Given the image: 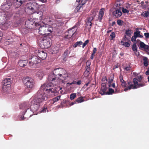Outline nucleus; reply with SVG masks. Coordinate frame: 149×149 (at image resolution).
Segmentation results:
<instances>
[{
  "label": "nucleus",
  "instance_id": "nucleus-21",
  "mask_svg": "<svg viewBox=\"0 0 149 149\" xmlns=\"http://www.w3.org/2000/svg\"><path fill=\"white\" fill-rule=\"evenodd\" d=\"M28 6H32L36 11V10H38L39 8L40 5L35 2H33L32 3H28Z\"/></svg>",
  "mask_w": 149,
  "mask_h": 149
},
{
  "label": "nucleus",
  "instance_id": "nucleus-2",
  "mask_svg": "<svg viewBox=\"0 0 149 149\" xmlns=\"http://www.w3.org/2000/svg\"><path fill=\"white\" fill-rule=\"evenodd\" d=\"M43 89L42 86H41L37 92V97L33 100V102L36 101L38 103H40L47 100L48 96Z\"/></svg>",
  "mask_w": 149,
  "mask_h": 149
},
{
  "label": "nucleus",
  "instance_id": "nucleus-41",
  "mask_svg": "<svg viewBox=\"0 0 149 149\" xmlns=\"http://www.w3.org/2000/svg\"><path fill=\"white\" fill-rule=\"evenodd\" d=\"M21 32L22 34H26L28 33L27 30L25 28H22L21 30Z\"/></svg>",
  "mask_w": 149,
  "mask_h": 149
},
{
  "label": "nucleus",
  "instance_id": "nucleus-40",
  "mask_svg": "<svg viewBox=\"0 0 149 149\" xmlns=\"http://www.w3.org/2000/svg\"><path fill=\"white\" fill-rule=\"evenodd\" d=\"M149 15V12L148 11H146L144 12V13H142L141 14L144 17H148Z\"/></svg>",
  "mask_w": 149,
  "mask_h": 149
},
{
  "label": "nucleus",
  "instance_id": "nucleus-7",
  "mask_svg": "<svg viewBox=\"0 0 149 149\" xmlns=\"http://www.w3.org/2000/svg\"><path fill=\"white\" fill-rule=\"evenodd\" d=\"M127 84L129 85L128 87L124 89V91H126L128 90H130L131 89H136L140 87L144 86L145 85V83L143 82L141 83H138V82L137 84H133L132 82L129 81L127 83Z\"/></svg>",
  "mask_w": 149,
  "mask_h": 149
},
{
  "label": "nucleus",
  "instance_id": "nucleus-15",
  "mask_svg": "<svg viewBox=\"0 0 149 149\" xmlns=\"http://www.w3.org/2000/svg\"><path fill=\"white\" fill-rule=\"evenodd\" d=\"M46 24H45L43 25L40 26L39 29V33L41 35H44L48 34L49 33H47V29L46 28Z\"/></svg>",
  "mask_w": 149,
  "mask_h": 149
},
{
  "label": "nucleus",
  "instance_id": "nucleus-59",
  "mask_svg": "<svg viewBox=\"0 0 149 149\" xmlns=\"http://www.w3.org/2000/svg\"><path fill=\"white\" fill-rule=\"evenodd\" d=\"M120 81L121 83L125 81L123 79V77H120Z\"/></svg>",
  "mask_w": 149,
  "mask_h": 149
},
{
  "label": "nucleus",
  "instance_id": "nucleus-57",
  "mask_svg": "<svg viewBox=\"0 0 149 149\" xmlns=\"http://www.w3.org/2000/svg\"><path fill=\"white\" fill-rule=\"evenodd\" d=\"M118 67H119L118 64H116V65H114L113 66V70H114L116 68H118Z\"/></svg>",
  "mask_w": 149,
  "mask_h": 149
},
{
  "label": "nucleus",
  "instance_id": "nucleus-29",
  "mask_svg": "<svg viewBox=\"0 0 149 149\" xmlns=\"http://www.w3.org/2000/svg\"><path fill=\"white\" fill-rule=\"evenodd\" d=\"M86 70L84 72V74L86 76H89L90 73L89 72L91 70L90 67H85Z\"/></svg>",
  "mask_w": 149,
  "mask_h": 149
},
{
  "label": "nucleus",
  "instance_id": "nucleus-19",
  "mask_svg": "<svg viewBox=\"0 0 149 149\" xmlns=\"http://www.w3.org/2000/svg\"><path fill=\"white\" fill-rule=\"evenodd\" d=\"M94 19V17L93 16L88 17L87 18L86 20V24L87 26L89 25L90 26V29L91 28L92 25V21Z\"/></svg>",
  "mask_w": 149,
  "mask_h": 149
},
{
  "label": "nucleus",
  "instance_id": "nucleus-45",
  "mask_svg": "<svg viewBox=\"0 0 149 149\" xmlns=\"http://www.w3.org/2000/svg\"><path fill=\"white\" fill-rule=\"evenodd\" d=\"M140 32H141L139 31H136V32H134V35L137 37H138Z\"/></svg>",
  "mask_w": 149,
  "mask_h": 149
},
{
  "label": "nucleus",
  "instance_id": "nucleus-61",
  "mask_svg": "<svg viewBox=\"0 0 149 149\" xmlns=\"http://www.w3.org/2000/svg\"><path fill=\"white\" fill-rule=\"evenodd\" d=\"M76 101H74V102H72L70 104V106H72V105H74V104H76Z\"/></svg>",
  "mask_w": 149,
  "mask_h": 149
},
{
  "label": "nucleus",
  "instance_id": "nucleus-39",
  "mask_svg": "<svg viewBox=\"0 0 149 149\" xmlns=\"http://www.w3.org/2000/svg\"><path fill=\"white\" fill-rule=\"evenodd\" d=\"M114 92V90L112 88H109V91L107 92L106 94L111 95Z\"/></svg>",
  "mask_w": 149,
  "mask_h": 149
},
{
  "label": "nucleus",
  "instance_id": "nucleus-24",
  "mask_svg": "<svg viewBox=\"0 0 149 149\" xmlns=\"http://www.w3.org/2000/svg\"><path fill=\"white\" fill-rule=\"evenodd\" d=\"M142 79V77L141 76H138L136 78L133 79V84H137L138 82H141Z\"/></svg>",
  "mask_w": 149,
  "mask_h": 149
},
{
  "label": "nucleus",
  "instance_id": "nucleus-60",
  "mask_svg": "<svg viewBox=\"0 0 149 149\" xmlns=\"http://www.w3.org/2000/svg\"><path fill=\"white\" fill-rule=\"evenodd\" d=\"M3 32L1 31H0V38H1V37H2L3 36Z\"/></svg>",
  "mask_w": 149,
  "mask_h": 149
},
{
  "label": "nucleus",
  "instance_id": "nucleus-44",
  "mask_svg": "<svg viewBox=\"0 0 149 149\" xmlns=\"http://www.w3.org/2000/svg\"><path fill=\"white\" fill-rule=\"evenodd\" d=\"M121 85L122 87L123 88L125 87L124 89L128 87V86L127 87V84L125 81L121 83Z\"/></svg>",
  "mask_w": 149,
  "mask_h": 149
},
{
  "label": "nucleus",
  "instance_id": "nucleus-34",
  "mask_svg": "<svg viewBox=\"0 0 149 149\" xmlns=\"http://www.w3.org/2000/svg\"><path fill=\"white\" fill-rule=\"evenodd\" d=\"M46 28H47V33L48 32L49 33H51L53 31V28H52L49 25L46 24Z\"/></svg>",
  "mask_w": 149,
  "mask_h": 149
},
{
  "label": "nucleus",
  "instance_id": "nucleus-48",
  "mask_svg": "<svg viewBox=\"0 0 149 149\" xmlns=\"http://www.w3.org/2000/svg\"><path fill=\"white\" fill-rule=\"evenodd\" d=\"M89 42L88 40H87L85 41L83 43V45L82 46V48H84V47L87 45Z\"/></svg>",
  "mask_w": 149,
  "mask_h": 149
},
{
  "label": "nucleus",
  "instance_id": "nucleus-9",
  "mask_svg": "<svg viewBox=\"0 0 149 149\" xmlns=\"http://www.w3.org/2000/svg\"><path fill=\"white\" fill-rule=\"evenodd\" d=\"M77 24H76L73 27L70 29L68 32V34H66L64 36L65 38L68 39L71 38L72 36L77 31Z\"/></svg>",
  "mask_w": 149,
  "mask_h": 149
},
{
  "label": "nucleus",
  "instance_id": "nucleus-27",
  "mask_svg": "<svg viewBox=\"0 0 149 149\" xmlns=\"http://www.w3.org/2000/svg\"><path fill=\"white\" fill-rule=\"evenodd\" d=\"M23 3L19 2L18 0H14V5L16 8H18Z\"/></svg>",
  "mask_w": 149,
  "mask_h": 149
},
{
  "label": "nucleus",
  "instance_id": "nucleus-53",
  "mask_svg": "<svg viewBox=\"0 0 149 149\" xmlns=\"http://www.w3.org/2000/svg\"><path fill=\"white\" fill-rule=\"evenodd\" d=\"M117 24L119 25H122V21L120 19L118 20L117 21Z\"/></svg>",
  "mask_w": 149,
  "mask_h": 149
},
{
  "label": "nucleus",
  "instance_id": "nucleus-54",
  "mask_svg": "<svg viewBox=\"0 0 149 149\" xmlns=\"http://www.w3.org/2000/svg\"><path fill=\"white\" fill-rule=\"evenodd\" d=\"M34 25H35V27H37L39 26H41V24H40V23L39 22V23H37V22H36L35 23H34Z\"/></svg>",
  "mask_w": 149,
  "mask_h": 149
},
{
  "label": "nucleus",
  "instance_id": "nucleus-14",
  "mask_svg": "<svg viewBox=\"0 0 149 149\" xmlns=\"http://www.w3.org/2000/svg\"><path fill=\"white\" fill-rule=\"evenodd\" d=\"M34 22L32 20L28 19L25 22L26 27L28 29H34Z\"/></svg>",
  "mask_w": 149,
  "mask_h": 149
},
{
  "label": "nucleus",
  "instance_id": "nucleus-23",
  "mask_svg": "<svg viewBox=\"0 0 149 149\" xmlns=\"http://www.w3.org/2000/svg\"><path fill=\"white\" fill-rule=\"evenodd\" d=\"M113 14L116 17H120L122 15V13L119 9L113 12Z\"/></svg>",
  "mask_w": 149,
  "mask_h": 149
},
{
  "label": "nucleus",
  "instance_id": "nucleus-50",
  "mask_svg": "<svg viewBox=\"0 0 149 149\" xmlns=\"http://www.w3.org/2000/svg\"><path fill=\"white\" fill-rule=\"evenodd\" d=\"M91 64V62L90 61L88 60L86 62V66L90 67Z\"/></svg>",
  "mask_w": 149,
  "mask_h": 149
},
{
  "label": "nucleus",
  "instance_id": "nucleus-22",
  "mask_svg": "<svg viewBox=\"0 0 149 149\" xmlns=\"http://www.w3.org/2000/svg\"><path fill=\"white\" fill-rule=\"evenodd\" d=\"M104 9L102 8L99 11V13L98 15V19L100 22H101L102 19V17L104 15Z\"/></svg>",
  "mask_w": 149,
  "mask_h": 149
},
{
  "label": "nucleus",
  "instance_id": "nucleus-51",
  "mask_svg": "<svg viewBox=\"0 0 149 149\" xmlns=\"http://www.w3.org/2000/svg\"><path fill=\"white\" fill-rule=\"evenodd\" d=\"M137 37L136 36H135L134 35L131 38V41L132 42H134L136 40V39Z\"/></svg>",
  "mask_w": 149,
  "mask_h": 149
},
{
  "label": "nucleus",
  "instance_id": "nucleus-36",
  "mask_svg": "<svg viewBox=\"0 0 149 149\" xmlns=\"http://www.w3.org/2000/svg\"><path fill=\"white\" fill-rule=\"evenodd\" d=\"M76 102H77L78 103H81L84 101V100L83 99V97H80L78 98L76 100Z\"/></svg>",
  "mask_w": 149,
  "mask_h": 149
},
{
  "label": "nucleus",
  "instance_id": "nucleus-28",
  "mask_svg": "<svg viewBox=\"0 0 149 149\" xmlns=\"http://www.w3.org/2000/svg\"><path fill=\"white\" fill-rule=\"evenodd\" d=\"M140 45L141 48L144 49H148L149 48L148 45H146L144 42L141 41H140Z\"/></svg>",
  "mask_w": 149,
  "mask_h": 149
},
{
  "label": "nucleus",
  "instance_id": "nucleus-11",
  "mask_svg": "<svg viewBox=\"0 0 149 149\" xmlns=\"http://www.w3.org/2000/svg\"><path fill=\"white\" fill-rule=\"evenodd\" d=\"M11 81L10 78H7L4 79L2 82L3 85L2 88L3 90H6L7 88L10 87L11 86Z\"/></svg>",
  "mask_w": 149,
  "mask_h": 149
},
{
  "label": "nucleus",
  "instance_id": "nucleus-46",
  "mask_svg": "<svg viewBox=\"0 0 149 149\" xmlns=\"http://www.w3.org/2000/svg\"><path fill=\"white\" fill-rule=\"evenodd\" d=\"M131 30H130L129 29L126 30L125 32L126 34L127 35V36L130 37L131 33Z\"/></svg>",
  "mask_w": 149,
  "mask_h": 149
},
{
  "label": "nucleus",
  "instance_id": "nucleus-30",
  "mask_svg": "<svg viewBox=\"0 0 149 149\" xmlns=\"http://www.w3.org/2000/svg\"><path fill=\"white\" fill-rule=\"evenodd\" d=\"M36 74L38 77H40V79L42 78L44 76L43 72L41 70H38L36 72Z\"/></svg>",
  "mask_w": 149,
  "mask_h": 149
},
{
  "label": "nucleus",
  "instance_id": "nucleus-32",
  "mask_svg": "<svg viewBox=\"0 0 149 149\" xmlns=\"http://www.w3.org/2000/svg\"><path fill=\"white\" fill-rule=\"evenodd\" d=\"M143 60L144 61L143 63L144 65L146 67L148 65V58L147 57H145L143 58Z\"/></svg>",
  "mask_w": 149,
  "mask_h": 149
},
{
  "label": "nucleus",
  "instance_id": "nucleus-42",
  "mask_svg": "<svg viewBox=\"0 0 149 149\" xmlns=\"http://www.w3.org/2000/svg\"><path fill=\"white\" fill-rule=\"evenodd\" d=\"M76 93H72L70 95V98L71 100H73L76 97Z\"/></svg>",
  "mask_w": 149,
  "mask_h": 149
},
{
  "label": "nucleus",
  "instance_id": "nucleus-17",
  "mask_svg": "<svg viewBox=\"0 0 149 149\" xmlns=\"http://www.w3.org/2000/svg\"><path fill=\"white\" fill-rule=\"evenodd\" d=\"M86 3V1H82L78 6H77L74 10V12L77 13L78 12H81L83 10V5H84Z\"/></svg>",
  "mask_w": 149,
  "mask_h": 149
},
{
  "label": "nucleus",
  "instance_id": "nucleus-31",
  "mask_svg": "<svg viewBox=\"0 0 149 149\" xmlns=\"http://www.w3.org/2000/svg\"><path fill=\"white\" fill-rule=\"evenodd\" d=\"M113 75L110 74L109 78L108 79V81L109 83L111 85L113 79Z\"/></svg>",
  "mask_w": 149,
  "mask_h": 149
},
{
  "label": "nucleus",
  "instance_id": "nucleus-4",
  "mask_svg": "<svg viewBox=\"0 0 149 149\" xmlns=\"http://www.w3.org/2000/svg\"><path fill=\"white\" fill-rule=\"evenodd\" d=\"M41 86L43 87V88H44L43 90L46 92V93H55L56 91L54 84L52 83L44 84Z\"/></svg>",
  "mask_w": 149,
  "mask_h": 149
},
{
  "label": "nucleus",
  "instance_id": "nucleus-18",
  "mask_svg": "<svg viewBox=\"0 0 149 149\" xmlns=\"http://www.w3.org/2000/svg\"><path fill=\"white\" fill-rule=\"evenodd\" d=\"M101 87L99 93L102 95L106 94V91L107 89V88L106 87L104 84H102L101 85Z\"/></svg>",
  "mask_w": 149,
  "mask_h": 149
},
{
  "label": "nucleus",
  "instance_id": "nucleus-49",
  "mask_svg": "<svg viewBox=\"0 0 149 149\" xmlns=\"http://www.w3.org/2000/svg\"><path fill=\"white\" fill-rule=\"evenodd\" d=\"M110 37L111 38V39H113V38H114L115 37V33L114 32H112L110 35Z\"/></svg>",
  "mask_w": 149,
  "mask_h": 149
},
{
  "label": "nucleus",
  "instance_id": "nucleus-56",
  "mask_svg": "<svg viewBox=\"0 0 149 149\" xmlns=\"http://www.w3.org/2000/svg\"><path fill=\"white\" fill-rule=\"evenodd\" d=\"M47 109L46 108H43L41 111L40 112L41 113H45V112L46 111Z\"/></svg>",
  "mask_w": 149,
  "mask_h": 149
},
{
  "label": "nucleus",
  "instance_id": "nucleus-62",
  "mask_svg": "<svg viewBox=\"0 0 149 149\" xmlns=\"http://www.w3.org/2000/svg\"><path fill=\"white\" fill-rule=\"evenodd\" d=\"M81 84V80H79L77 82V85H80Z\"/></svg>",
  "mask_w": 149,
  "mask_h": 149
},
{
  "label": "nucleus",
  "instance_id": "nucleus-55",
  "mask_svg": "<svg viewBox=\"0 0 149 149\" xmlns=\"http://www.w3.org/2000/svg\"><path fill=\"white\" fill-rule=\"evenodd\" d=\"M97 51V48L95 47L93 49V52L92 53V54H95V53H96V52Z\"/></svg>",
  "mask_w": 149,
  "mask_h": 149
},
{
  "label": "nucleus",
  "instance_id": "nucleus-43",
  "mask_svg": "<svg viewBox=\"0 0 149 149\" xmlns=\"http://www.w3.org/2000/svg\"><path fill=\"white\" fill-rule=\"evenodd\" d=\"M28 9L32 11V12H34L36 10L34 9L33 8L32 6H28Z\"/></svg>",
  "mask_w": 149,
  "mask_h": 149
},
{
  "label": "nucleus",
  "instance_id": "nucleus-63",
  "mask_svg": "<svg viewBox=\"0 0 149 149\" xmlns=\"http://www.w3.org/2000/svg\"><path fill=\"white\" fill-rule=\"evenodd\" d=\"M20 2H22L23 3H24L25 2L26 0H18Z\"/></svg>",
  "mask_w": 149,
  "mask_h": 149
},
{
  "label": "nucleus",
  "instance_id": "nucleus-10",
  "mask_svg": "<svg viewBox=\"0 0 149 149\" xmlns=\"http://www.w3.org/2000/svg\"><path fill=\"white\" fill-rule=\"evenodd\" d=\"M30 104L31 103L27 102H24L19 105V109L24 110L23 111L24 114L26 113L27 111L30 108Z\"/></svg>",
  "mask_w": 149,
  "mask_h": 149
},
{
  "label": "nucleus",
  "instance_id": "nucleus-13",
  "mask_svg": "<svg viewBox=\"0 0 149 149\" xmlns=\"http://www.w3.org/2000/svg\"><path fill=\"white\" fill-rule=\"evenodd\" d=\"M12 5V1L11 0H9L6 2L3 3L1 7V9L3 10H8L10 7Z\"/></svg>",
  "mask_w": 149,
  "mask_h": 149
},
{
  "label": "nucleus",
  "instance_id": "nucleus-37",
  "mask_svg": "<svg viewBox=\"0 0 149 149\" xmlns=\"http://www.w3.org/2000/svg\"><path fill=\"white\" fill-rule=\"evenodd\" d=\"M83 42L81 41H78L73 45V47L74 48L76 47L77 46H79L82 44Z\"/></svg>",
  "mask_w": 149,
  "mask_h": 149
},
{
  "label": "nucleus",
  "instance_id": "nucleus-5",
  "mask_svg": "<svg viewBox=\"0 0 149 149\" xmlns=\"http://www.w3.org/2000/svg\"><path fill=\"white\" fill-rule=\"evenodd\" d=\"M23 80L25 86L29 90H31L34 87L35 83L32 78L26 77L24 78Z\"/></svg>",
  "mask_w": 149,
  "mask_h": 149
},
{
  "label": "nucleus",
  "instance_id": "nucleus-20",
  "mask_svg": "<svg viewBox=\"0 0 149 149\" xmlns=\"http://www.w3.org/2000/svg\"><path fill=\"white\" fill-rule=\"evenodd\" d=\"M123 40H122L121 41V43L123 45L127 47H129L130 45L129 43L124 41H125L126 42V41H128L129 40L130 41V40L126 38V36H125V37L123 38Z\"/></svg>",
  "mask_w": 149,
  "mask_h": 149
},
{
  "label": "nucleus",
  "instance_id": "nucleus-58",
  "mask_svg": "<svg viewBox=\"0 0 149 149\" xmlns=\"http://www.w3.org/2000/svg\"><path fill=\"white\" fill-rule=\"evenodd\" d=\"M144 36L146 38H149V33H144Z\"/></svg>",
  "mask_w": 149,
  "mask_h": 149
},
{
  "label": "nucleus",
  "instance_id": "nucleus-1",
  "mask_svg": "<svg viewBox=\"0 0 149 149\" xmlns=\"http://www.w3.org/2000/svg\"><path fill=\"white\" fill-rule=\"evenodd\" d=\"M53 73L57 80L59 79L63 81L67 79L68 77V74L63 68H59L55 69L53 71Z\"/></svg>",
  "mask_w": 149,
  "mask_h": 149
},
{
  "label": "nucleus",
  "instance_id": "nucleus-35",
  "mask_svg": "<svg viewBox=\"0 0 149 149\" xmlns=\"http://www.w3.org/2000/svg\"><path fill=\"white\" fill-rule=\"evenodd\" d=\"M70 52H69V50L68 49H66L65 51L63 54V55L65 56L64 60H66V58L68 57V54Z\"/></svg>",
  "mask_w": 149,
  "mask_h": 149
},
{
  "label": "nucleus",
  "instance_id": "nucleus-3",
  "mask_svg": "<svg viewBox=\"0 0 149 149\" xmlns=\"http://www.w3.org/2000/svg\"><path fill=\"white\" fill-rule=\"evenodd\" d=\"M41 62L40 58L36 56H29V65L31 68H35Z\"/></svg>",
  "mask_w": 149,
  "mask_h": 149
},
{
  "label": "nucleus",
  "instance_id": "nucleus-47",
  "mask_svg": "<svg viewBox=\"0 0 149 149\" xmlns=\"http://www.w3.org/2000/svg\"><path fill=\"white\" fill-rule=\"evenodd\" d=\"M131 68V67L130 66V65L126 67L125 68H124V69L126 71H128L130 70Z\"/></svg>",
  "mask_w": 149,
  "mask_h": 149
},
{
  "label": "nucleus",
  "instance_id": "nucleus-16",
  "mask_svg": "<svg viewBox=\"0 0 149 149\" xmlns=\"http://www.w3.org/2000/svg\"><path fill=\"white\" fill-rule=\"evenodd\" d=\"M38 56L40 59L44 60L47 56V54L43 50H38Z\"/></svg>",
  "mask_w": 149,
  "mask_h": 149
},
{
  "label": "nucleus",
  "instance_id": "nucleus-26",
  "mask_svg": "<svg viewBox=\"0 0 149 149\" xmlns=\"http://www.w3.org/2000/svg\"><path fill=\"white\" fill-rule=\"evenodd\" d=\"M48 79L49 81H55L57 80L53 73L48 76Z\"/></svg>",
  "mask_w": 149,
  "mask_h": 149
},
{
  "label": "nucleus",
  "instance_id": "nucleus-25",
  "mask_svg": "<svg viewBox=\"0 0 149 149\" xmlns=\"http://www.w3.org/2000/svg\"><path fill=\"white\" fill-rule=\"evenodd\" d=\"M27 61L26 60H21L18 62L19 65L21 67H24L27 65Z\"/></svg>",
  "mask_w": 149,
  "mask_h": 149
},
{
  "label": "nucleus",
  "instance_id": "nucleus-12",
  "mask_svg": "<svg viewBox=\"0 0 149 149\" xmlns=\"http://www.w3.org/2000/svg\"><path fill=\"white\" fill-rule=\"evenodd\" d=\"M31 104H30V110L33 112H35L38 111L39 108V104L40 103H38L36 101L33 102V100L31 102Z\"/></svg>",
  "mask_w": 149,
  "mask_h": 149
},
{
  "label": "nucleus",
  "instance_id": "nucleus-6",
  "mask_svg": "<svg viewBox=\"0 0 149 149\" xmlns=\"http://www.w3.org/2000/svg\"><path fill=\"white\" fill-rule=\"evenodd\" d=\"M50 40L49 38L46 37L43 38L40 43V46L41 48L47 49L51 45Z\"/></svg>",
  "mask_w": 149,
  "mask_h": 149
},
{
  "label": "nucleus",
  "instance_id": "nucleus-38",
  "mask_svg": "<svg viewBox=\"0 0 149 149\" xmlns=\"http://www.w3.org/2000/svg\"><path fill=\"white\" fill-rule=\"evenodd\" d=\"M132 50L134 52H137V50L136 47V42H134L133 44V45H132Z\"/></svg>",
  "mask_w": 149,
  "mask_h": 149
},
{
  "label": "nucleus",
  "instance_id": "nucleus-33",
  "mask_svg": "<svg viewBox=\"0 0 149 149\" xmlns=\"http://www.w3.org/2000/svg\"><path fill=\"white\" fill-rule=\"evenodd\" d=\"M61 96L59 95L58 96L55 98L52 99V101L53 102L52 103L53 104H54L55 102H57L60 98Z\"/></svg>",
  "mask_w": 149,
  "mask_h": 149
},
{
  "label": "nucleus",
  "instance_id": "nucleus-52",
  "mask_svg": "<svg viewBox=\"0 0 149 149\" xmlns=\"http://www.w3.org/2000/svg\"><path fill=\"white\" fill-rule=\"evenodd\" d=\"M122 11L124 13H128L129 12V11L128 10L124 8H123Z\"/></svg>",
  "mask_w": 149,
  "mask_h": 149
},
{
  "label": "nucleus",
  "instance_id": "nucleus-8",
  "mask_svg": "<svg viewBox=\"0 0 149 149\" xmlns=\"http://www.w3.org/2000/svg\"><path fill=\"white\" fill-rule=\"evenodd\" d=\"M36 16L37 19L39 18L40 20H41L42 19H46V22H51L52 19H50L48 15L46 16H44L43 15V13L42 11H38L36 12Z\"/></svg>",
  "mask_w": 149,
  "mask_h": 149
},
{
  "label": "nucleus",
  "instance_id": "nucleus-64",
  "mask_svg": "<svg viewBox=\"0 0 149 149\" xmlns=\"http://www.w3.org/2000/svg\"><path fill=\"white\" fill-rule=\"evenodd\" d=\"M94 54H91V57H90V58L91 59H93V58H94Z\"/></svg>",
  "mask_w": 149,
  "mask_h": 149
}]
</instances>
